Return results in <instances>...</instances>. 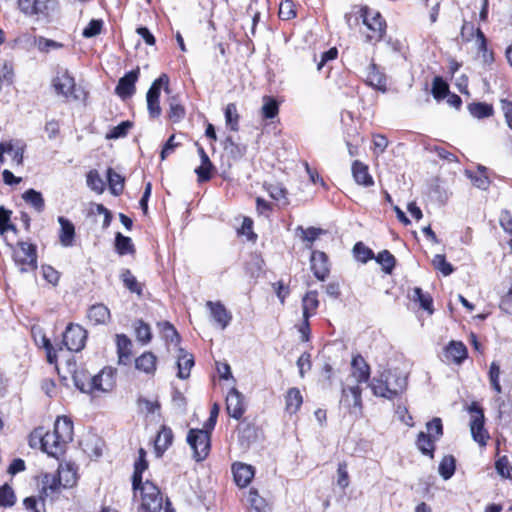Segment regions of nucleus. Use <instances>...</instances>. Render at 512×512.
<instances>
[{
  "instance_id": "f257e3e1",
  "label": "nucleus",
  "mask_w": 512,
  "mask_h": 512,
  "mask_svg": "<svg viewBox=\"0 0 512 512\" xmlns=\"http://www.w3.org/2000/svg\"><path fill=\"white\" fill-rule=\"evenodd\" d=\"M368 386L374 396L393 400L406 390L407 377L398 370H384L373 377Z\"/></svg>"
},
{
  "instance_id": "f03ea898",
  "label": "nucleus",
  "mask_w": 512,
  "mask_h": 512,
  "mask_svg": "<svg viewBox=\"0 0 512 512\" xmlns=\"http://www.w3.org/2000/svg\"><path fill=\"white\" fill-rule=\"evenodd\" d=\"M13 260L20 273L37 269V248L34 244L19 241L13 249Z\"/></svg>"
},
{
  "instance_id": "7ed1b4c3",
  "label": "nucleus",
  "mask_w": 512,
  "mask_h": 512,
  "mask_svg": "<svg viewBox=\"0 0 512 512\" xmlns=\"http://www.w3.org/2000/svg\"><path fill=\"white\" fill-rule=\"evenodd\" d=\"M360 18L367 29L366 40L368 42L380 41L386 30V23L381 14L363 6L360 8Z\"/></svg>"
},
{
  "instance_id": "20e7f679",
  "label": "nucleus",
  "mask_w": 512,
  "mask_h": 512,
  "mask_svg": "<svg viewBox=\"0 0 512 512\" xmlns=\"http://www.w3.org/2000/svg\"><path fill=\"white\" fill-rule=\"evenodd\" d=\"M187 443L193 450V458L197 462L206 459L211 448V439L208 431L190 429L187 435Z\"/></svg>"
},
{
  "instance_id": "39448f33",
  "label": "nucleus",
  "mask_w": 512,
  "mask_h": 512,
  "mask_svg": "<svg viewBox=\"0 0 512 512\" xmlns=\"http://www.w3.org/2000/svg\"><path fill=\"white\" fill-rule=\"evenodd\" d=\"M142 512H160L163 508V498L160 489L152 482L141 483L140 488Z\"/></svg>"
},
{
  "instance_id": "423d86ee",
  "label": "nucleus",
  "mask_w": 512,
  "mask_h": 512,
  "mask_svg": "<svg viewBox=\"0 0 512 512\" xmlns=\"http://www.w3.org/2000/svg\"><path fill=\"white\" fill-rule=\"evenodd\" d=\"M32 440H38L41 449L53 457L63 454L66 448V445L53 431L44 432L43 428H37L32 432Z\"/></svg>"
},
{
  "instance_id": "0eeeda50",
  "label": "nucleus",
  "mask_w": 512,
  "mask_h": 512,
  "mask_svg": "<svg viewBox=\"0 0 512 512\" xmlns=\"http://www.w3.org/2000/svg\"><path fill=\"white\" fill-rule=\"evenodd\" d=\"M87 331L79 324L70 323L63 333V345L72 352H79L85 347Z\"/></svg>"
},
{
  "instance_id": "6e6552de",
  "label": "nucleus",
  "mask_w": 512,
  "mask_h": 512,
  "mask_svg": "<svg viewBox=\"0 0 512 512\" xmlns=\"http://www.w3.org/2000/svg\"><path fill=\"white\" fill-rule=\"evenodd\" d=\"M469 412L473 414L470 422L472 437L479 445L485 446L489 436L484 429L483 409L476 402H473L469 407Z\"/></svg>"
},
{
  "instance_id": "1a4fd4ad",
  "label": "nucleus",
  "mask_w": 512,
  "mask_h": 512,
  "mask_svg": "<svg viewBox=\"0 0 512 512\" xmlns=\"http://www.w3.org/2000/svg\"><path fill=\"white\" fill-rule=\"evenodd\" d=\"M340 405L347 408L351 414H360L362 411V389L359 385L343 386Z\"/></svg>"
},
{
  "instance_id": "9d476101",
  "label": "nucleus",
  "mask_w": 512,
  "mask_h": 512,
  "mask_svg": "<svg viewBox=\"0 0 512 512\" xmlns=\"http://www.w3.org/2000/svg\"><path fill=\"white\" fill-rule=\"evenodd\" d=\"M140 75V68L137 67L129 72H127L123 77H121L118 81L117 86L115 87V93L122 100H126L131 98L135 92L136 87L135 84Z\"/></svg>"
},
{
  "instance_id": "9b49d317",
  "label": "nucleus",
  "mask_w": 512,
  "mask_h": 512,
  "mask_svg": "<svg viewBox=\"0 0 512 512\" xmlns=\"http://www.w3.org/2000/svg\"><path fill=\"white\" fill-rule=\"evenodd\" d=\"M61 480L56 474L42 473L40 475V498H56L62 489Z\"/></svg>"
},
{
  "instance_id": "f8f14e48",
  "label": "nucleus",
  "mask_w": 512,
  "mask_h": 512,
  "mask_svg": "<svg viewBox=\"0 0 512 512\" xmlns=\"http://www.w3.org/2000/svg\"><path fill=\"white\" fill-rule=\"evenodd\" d=\"M310 262L314 276L320 281L325 280L330 272L327 255L322 251L313 250Z\"/></svg>"
},
{
  "instance_id": "ddd939ff",
  "label": "nucleus",
  "mask_w": 512,
  "mask_h": 512,
  "mask_svg": "<svg viewBox=\"0 0 512 512\" xmlns=\"http://www.w3.org/2000/svg\"><path fill=\"white\" fill-rule=\"evenodd\" d=\"M226 410L231 417L237 420L244 414L243 396L236 388H232L227 394Z\"/></svg>"
},
{
  "instance_id": "4468645a",
  "label": "nucleus",
  "mask_w": 512,
  "mask_h": 512,
  "mask_svg": "<svg viewBox=\"0 0 512 512\" xmlns=\"http://www.w3.org/2000/svg\"><path fill=\"white\" fill-rule=\"evenodd\" d=\"M206 307L209 309L213 320L221 329H225L230 324L232 315L220 301H207Z\"/></svg>"
},
{
  "instance_id": "2eb2a0df",
  "label": "nucleus",
  "mask_w": 512,
  "mask_h": 512,
  "mask_svg": "<svg viewBox=\"0 0 512 512\" xmlns=\"http://www.w3.org/2000/svg\"><path fill=\"white\" fill-rule=\"evenodd\" d=\"M365 82L372 88L381 92L387 90V79L385 74L380 71L379 67L375 63H371L365 73Z\"/></svg>"
},
{
  "instance_id": "dca6fc26",
  "label": "nucleus",
  "mask_w": 512,
  "mask_h": 512,
  "mask_svg": "<svg viewBox=\"0 0 512 512\" xmlns=\"http://www.w3.org/2000/svg\"><path fill=\"white\" fill-rule=\"evenodd\" d=\"M232 473L237 486L244 488L247 487L252 481L255 470L254 467L249 464L235 462L232 465Z\"/></svg>"
},
{
  "instance_id": "f3484780",
  "label": "nucleus",
  "mask_w": 512,
  "mask_h": 512,
  "mask_svg": "<svg viewBox=\"0 0 512 512\" xmlns=\"http://www.w3.org/2000/svg\"><path fill=\"white\" fill-rule=\"evenodd\" d=\"M53 432L67 446L73 440V422L67 416L57 417Z\"/></svg>"
},
{
  "instance_id": "a211bd4d",
  "label": "nucleus",
  "mask_w": 512,
  "mask_h": 512,
  "mask_svg": "<svg viewBox=\"0 0 512 512\" xmlns=\"http://www.w3.org/2000/svg\"><path fill=\"white\" fill-rule=\"evenodd\" d=\"M116 346L118 354V363L128 365L131 362L132 342L125 334L116 335Z\"/></svg>"
},
{
  "instance_id": "6ab92c4d",
  "label": "nucleus",
  "mask_w": 512,
  "mask_h": 512,
  "mask_svg": "<svg viewBox=\"0 0 512 512\" xmlns=\"http://www.w3.org/2000/svg\"><path fill=\"white\" fill-rule=\"evenodd\" d=\"M352 377L357 383H366L370 378V367L361 355L353 357L351 362Z\"/></svg>"
},
{
  "instance_id": "aec40b11",
  "label": "nucleus",
  "mask_w": 512,
  "mask_h": 512,
  "mask_svg": "<svg viewBox=\"0 0 512 512\" xmlns=\"http://www.w3.org/2000/svg\"><path fill=\"white\" fill-rule=\"evenodd\" d=\"M53 87L56 90L57 94L62 95L64 97H68L72 95L75 87L74 78L70 76L68 72L58 74L53 79Z\"/></svg>"
},
{
  "instance_id": "412c9836",
  "label": "nucleus",
  "mask_w": 512,
  "mask_h": 512,
  "mask_svg": "<svg viewBox=\"0 0 512 512\" xmlns=\"http://www.w3.org/2000/svg\"><path fill=\"white\" fill-rule=\"evenodd\" d=\"M63 488L73 487L77 482V472L74 464H60L56 473Z\"/></svg>"
},
{
  "instance_id": "4be33fe9",
  "label": "nucleus",
  "mask_w": 512,
  "mask_h": 512,
  "mask_svg": "<svg viewBox=\"0 0 512 512\" xmlns=\"http://www.w3.org/2000/svg\"><path fill=\"white\" fill-rule=\"evenodd\" d=\"M352 175L355 182L359 185L370 187L374 184V180L369 173L368 166L358 160H355L352 163Z\"/></svg>"
},
{
  "instance_id": "5701e85b",
  "label": "nucleus",
  "mask_w": 512,
  "mask_h": 512,
  "mask_svg": "<svg viewBox=\"0 0 512 512\" xmlns=\"http://www.w3.org/2000/svg\"><path fill=\"white\" fill-rule=\"evenodd\" d=\"M110 311L104 304H94L87 311V318L93 325L106 324L110 319Z\"/></svg>"
},
{
  "instance_id": "b1692460",
  "label": "nucleus",
  "mask_w": 512,
  "mask_h": 512,
  "mask_svg": "<svg viewBox=\"0 0 512 512\" xmlns=\"http://www.w3.org/2000/svg\"><path fill=\"white\" fill-rule=\"evenodd\" d=\"M91 390L109 391L114 384L113 373L111 370L103 369L97 375L90 377Z\"/></svg>"
},
{
  "instance_id": "393cba45",
  "label": "nucleus",
  "mask_w": 512,
  "mask_h": 512,
  "mask_svg": "<svg viewBox=\"0 0 512 512\" xmlns=\"http://www.w3.org/2000/svg\"><path fill=\"white\" fill-rule=\"evenodd\" d=\"M173 442L172 429L163 425L155 439V450L158 456H161Z\"/></svg>"
},
{
  "instance_id": "a878e982",
  "label": "nucleus",
  "mask_w": 512,
  "mask_h": 512,
  "mask_svg": "<svg viewBox=\"0 0 512 512\" xmlns=\"http://www.w3.org/2000/svg\"><path fill=\"white\" fill-rule=\"evenodd\" d=\"M445 357L454 363H462L467 357L466 346L462 342L451 341L445 348Z\"/></svg>"
},
{
  "instance_id": "bb28decb",
  "label": "nucleus",
  "mask_w": 512,
  "mask_h": 512,
  "mask_svg": "<svg viewBox=\"0 0 512 512\" xmlns=\"http://www.w3.org/2000/svg\"><path fill=\"white\" fill-rule=\"evenodd\" d=\"M157 357L150 351L144 352L135 359V367L137 370L146 374H154L156 371Z\"/></svg>"
},
{
  "instance_id": "cd10ccee",
  "label": "nucleus",
  "mask_w": 512,
  "mask_h": 512,
  "mask_svg": "<svg viewBox=\"0 0 512 512\" xmlns=\"http://www.w3.org/2000/svg\"><path fill=\"white\" fill-rule=\"evenodd\" d=\"M4 142L6 151L11 155L13 163L17 166L23 165L26 144L22 140H9Z\"/></svg>"
},
{
  "instance_id": "c85d7f7f",
  "label": "nucleus",
  "mask_w": 512,
  "mask_h": 512,
  "mask_svg": "<svg viewBox=\"0 0 512 512\" xmlns=\"http://www.w3.org/2000/svg\"><path fill=\"white\" fill-rule=\"evenodd\" d=\"M436 441L438 440L433 438V436H429L425 432L421 431L417 435L416 447L423 455L433 459Z\"/></svg>"
},
{
  "instance_id": "c756f323",
  "label": "nucleus",
  "mask_w": 512,
  "mask_h": 512,
  "mask_svg": "<svg viewBox=\"0 0 512 512\" xmlns=\"http://www.w3.org/2000/svg\"><path fill=\"white\" fill-rule=\"evenodd\" d=\"M58 222L61 226L60 229V242L64 247H69L73 243V239L75 236V228L74 225L68 219L60 216L58 218Z\"/></svg>"
},
{
  "instance_id": "7c9ffc66",
  "label": "nucleus",
  "mask_w": 512,
  "mask_h": 512,
  "mask_svg": "<svg viewBox=\"0 0 512 512\" xmlns=\"http://www.w3.org/2000/svg\"><path fill=\"white\" fill-rule=\"evenodd\" d=\"M303 403V397L298 388H290L285 396V409L289 414H295Z\"/></svg>"
},
{
  "instance_id": "2f4dec72",
  "label": "nucleus",
  "mask_w": 512,
  "mask_h": 512,
  "mask_svg": "<svg viewBox=\"0 0 512 512\" xmlns=\"http://www.w3.org/2000/svg\"><path fill=\"white\" fill-rule=\"evenodd\" d=\"M319 306L317 291L307 292L302 299V315L303 318H310L316 313Z\"/></svg>"
},
{
  "instance_id": "473e14b6",
  "label": "nucleus",
  "mask_w": 512,
  "mask_h": 512,
  "mask_svg": "<svg viewBox=\"0 0 512 512\" xmlns=\"http://www.w3.org/2000/svg\"><path fill=\"white\" fill-rule=\"evenodd\" d=\"M180 355L178 356L177 367L178 374L177 376L180 379H186L190 375V370L194 365V358L191 354L185 352L183 349H180Z\"/></svg>"
},
{
  "instance_id": "72a5a7b5",
  "label": "nucleus",
  "mask_w": 512,
  "mask_h": 512,
  "mask_svg": "<svg viewBox=\"0 0 512 512\" xmlns=\"http://www.w3.org/2000/svg\"><path fill=\"white\" fill-rule=\"evenodd\" d=\"M164 88L165 92H169V77L167 74H161L155 79L147 91L146 98L157 100L160 97V90Z\"/></svg>"
},
{
  "instance_id": "f704fd0d",
  "label": "nucleus",
  "mask_w": 512,
  "mask_h": 512,
  "mask_svg": "<svg viewBox=\"0 0 512 512\" xmlns=\"http://www.w3.org/2000/svg\"><path fill=\"white\" fill-rule=\"evenodd\" d=\"M120 279L130 292L136 293L139 296L142 295L143 286L137 281L130 269H122Z\"/></svg>"
},
{
  "instance_id": "c9c22d12",
  "label": "nucleus",
  "mask_w": 512,
  "mask_h": 512,
  "mask_svg": "<svg viewBox=\"0 0 512 512\" xmlns=\"http://www.w3.org/2000/svg\"><path fill=\"white\" fill-rule=\"evenodd\" d=\"M296 232L299 234L300 238L306 242V247L308 249H311L313 246L314 241L322 234L325 233V231L321 228L316 227H309V228H303L302 226H298L296 228Z\"/></svg>"
},
{
  "instance_id": "e433bc0d",
  "label": "nucleus",
  "mask_w": 512,
  "mask_h": 512,
  "mask_svg": "<svg viewBox=\"0 0 512 512\" xmlns=\"http://www.w3.org/2000/svg\"><path fill=\"white\" fill-rule=\"evenodd\" d=\"M201 165L195 169L199 183L207 182L212 178L215 166L210 161L209 156L202 157Z\"/></svg>"
},
{
  "instance_id": "4c0bfd02",
  "label": "nucleus",
  "mask_w": 512,
  "mask_h": 512,
  "mask_svg": "<svg viewBox=\"0 0 512 512\" xmlns=\"http://www.w3.org/2000/svg\"><path fill=\"white\" fill-rule=\"evenodd\" d=\"M107 181L111 194L119 196L124 190V177L112 168L107 170Z\"/></svg>"
},
{
  "instance_id": "58836bf2",
  "label": "nucleus",
  "mask_w": 512,
  "mask_h": 512,
  "mask_svg": "<svg viewBox=\"0 0 512 512\" xmlns=\"http://www.w3.org/2000/svg\"><path fill=\"white\" fill-rule=\"evenodd\" d=\"M470 114L478 119H483L492 116L493 106L484 102H474L468 105Z\"/></svg>"
},
{
  "instance_id": "ea45409f",
  "label": "nucleus",
  "mask_w": 512,
  "mask_h": 512,
  "mask_svg": "<svg viewBox=\"0 0 512 512\" xmlns=\"http://www.w3.org/2000/svg\"><path fill=\"white\" fill-rule=\"evenodd\" d=\"M412 298L414 301L419 302L423 310L427 311L429 314H433V300L429 293H425L421 288L415 287L413 289Z\"/></svg>"
},
{
  "instance_id": "a19ab883",
  "label": "nucleus",
  "mask_w": 512,
  "mask_h": 512,
  "mask_svg": "<svg viewBox=\"0 0 512 512\" xmlns=\"http://www.w3.org/2000/svg\"><path fill=\"white\" fill-rule=\"evenodd\" d=\"M279 113V104L278 102L270 97H263V105L261 107V115L264 119H273Z\"/></svg>"
},
{
  "instance_id": "79ce46f5",
  "label": "nucleus",
  "mask_w": 512,
  "mask_h": 512,
  "mask_svg": "<svg viewBox=\"0 0 512 512\" xmlns=\"http://www.w3.org/2000/svg\"><path fill=\"white\" fill-rule=\"evenodd\" d=\"M226 125L233 131L239 130L240 116L235 103H229L224 110Z\"/></svg>"
},
{
  "instance_id": "37998d69",
  "label": "nucleus",
  "mask_w": 512,
  "mask_h": 512,
  "mask_svg": "<svg viewBox=\"0 0 512 512\" xmlns=\"http://www.w3.org/2000/svg\"><path fill=\"white\" fill-rule=\"evenodd\" d=\"M224 150L235 160L242 158L246 153V146L236 143L232 137H227L224 141Z\"/></svg>"
},
{
  "instance_id": "c03bdc74",
  "label": "nucleus",
  "mask_w": 512,
  "mask_h": 512,
  "mask_svg": "<svg viewBox=\"0 0 512 512\" xmlns=\"http://www.w3.org/2000/svg\"><path fill=\"white\" fill-rule=\"evenodd\" d=\"M115 248L120 255L131 254L135 252L131 238L124 236L120 232L116 233L115 236Z\"/></svg>"
},
{
  "instance_id": "a18cd8bd",
  "label": "nucleus",
  "mask_w": 512,
  "mask_h": 512,
  "mask_svg": "<svg viewBox=\"0 0 512 512\" xmlns=\"http://www.w3.org/2000/svg\"><path fill=\"white\" fill-rule=\"evenodd\" d=\"M456 460L452 455H446L443 457L439 464V474L443 479H450L455 473Z\"/></svg>"
},
{
  "instance_id": "49530a36",
  "label": "nucleus",
  "mask_w": 512,
  "mask_h": 512,
  "mask_svg": "<svg viewBox=\"0 0 512 512\" xmlns=\"http://www.w3.org/2000/svg\"><path fill=\"white\" fill-rule=\"evenodd\" d=\"M185 108L176 97H172L169 102L168 118L174 122H180L185 117Z\"/></svg>"
},
{
  "instance_id": "de8ad7c7",
  "label": "nucleus",
  "mask_w": 512,
  "mask_h": 512,
  "mask_svg": "<svg viewBox=\"0 0 512 512\" xmlns=\"http://www.w3.org/2000/svg\"><path fill=\"white\" fill-rule=\"evenodd\" d=\"M23 199L32 205L38 212L44 210L45 203L42 194L34 189H28L23 194Z\"/></svg>"
},
{
  "instance_id": "09e8293b",
  "label": "nucleus",
  "mask_w": 512,
  "mask_h": 512,
  "mask_svg": "<svg viewBox=\"0 0 512 512\" xmlns=\"http://www.w3.org/2000/svg\"><path fill=\"white\" fill-rule=\"evenodd\" d=\"M476 44L478 51L482 53L484 62L487 64L491 63L493 61V54L488 51L487 39L479 28L476 31Z\"/></svg>"
},
{
  "instance_id": "8fccbe9b",
  "label": "nucleus",
  "mask_w": 512,
  "mask_h": 512,
  "mask_svg": "<svg viewBox=\"0 0 512 512\" xmlns=\"http://www.w3.org/2000/svg\"><path fill=\"white\" fill-rule=\"evenodd\" d=\"M148 468V462L146 459H138L134 464V472L132 476V487L133 490H138L142 483V474Z\"/></svg>"
},
{
  "instance_id": "3c124183",
  "label": "nucleus",
  "mask_w": 512,
  "mask_h": 512,
  "mask_svg": "<svg viewBox=\"0 0 512 512\" xmlns=\"http://www.w3.org/2000/svg\"><path fill=\"white\" fill-rule=\"evenodd\" d=\"M432 95L437 100H442L449 94L448 84L439 76L435 77L432 82Z\"/></svg>"
},
{
  "instance_id": "603ef678",
  "label": "nucleus",
  "mask_w": 512,
  "mask_h": 512,
  "mask_svg": "<svg viewBox=\"0 0 512 512\" xmlns=\"http://www.w3.org/2000/svg\"><path fill=\"white\" fill-rule=\"evenodd\" d=\"M376 261L382 266L385 273L390 274L395 267V257L388 251H381L376 257Z\"/></svg>"
},
{
  "instance_id": "864d4df0",
  "label": "nucleus",
  "mask_w": 512,
  "mask_h": 512,
  "mask_svg": "<svg viewBox=\"0 0 512 512\" xmlns=\"http://www.w3.org/2000/svg\"><path fill=\"white\" fill-rule=\"evenodd\" d=\"M500 374H501V371H500L499 364L497 362H492L490 364V368H489V372H488V377H489V382H490V385H491L492 389L497 394H501L502 393V387H501L500 381H499Z\"/></svg>"
},
{
  "instance_id": "5fc2aeb1",
  "label": "nucleus",
  "mask_w": 512,
  "mask_h": 512,
  "mask_svg": "<svg viewBox=\"0 0 512 512\" xmlns=\"http://www.w3.org/2000/svg\"><path fill=\"white\" fill-rule=\"evenodd\" d=\"M87 185L91 190L98 194H101L105 189L104 181L97 170H91L88 172Z\"/></svg>"
},
{
  "instance_id": "6e6d98bb",
  "label": "nucleus",
  "mask_w": 512,
  "mask_h": 512,
  "mask_svg": "<svg viewBox=\"0 0 512 512\" xmlns=\"http://www.w3.org/2000/svg\"><path fill=\"white\" fill-rule=\"evenodd\" d=\"M135 332L136 337L139 342L142 344H147L151 341L152 333L148 324L143 322L142 320H138L135 323Z\"/></svg>"
},
{
  "instance_id": "4d7b16f0",
  "label": "nucleus",
  "mask_w": 512,
  "mask_h": 512,
  "mask_svg": "<svg viewBox=\"0 0 512 512\" xmlns=\"http://www.w3.org/2000/svg\"><path fill=\"white\" fill-rule=\"evenodd\" d=\"M466 176L472 181L473 185L481 190H487L490 186V179L487 174L474 173L470 170H466Z\"/></svg>"
},
{
  "instance_id": "13d9d810",
  "label": "nucleus",
  "mask_w": 512,
  "mask_h": 512,
  "mask_svg": "<svg viewBox=\"0 0 512 512\" xmlns=\"http://www.w3.org/2000/svg\"><path fill=\"white\" fill-rule=\"evenodd\" d=\"M16 502V496L13 489L8 485L4 484L0 487V506L11 507Z\"/></svg>"
},
{
  "instance_id": "bf43d9fd",
  "label": "nucleus",
  "mask_w": 512,
  "mask_h": 512,
  "mask_svg": "<svg viewBox=\"0 0 512 512\" xmlns=\"http://www.w3.org/2000/svg\"><path fill=\"white\" fill-rule=\"evenodd\" d=\"M432 264L436 270H439L444 276H449L453 273V266L446 261L442 254H436L432 260Z\"/></svg>"
},
{
  "instance_id": "052dcab7",
  "label": "nucleus",
  "mask_w": 512,
  "mask_h": 512,
  "mask_svg": "<svg viewBox=\"0 0 512 512\" xmlns=\"http://www.w3.org/2000/svg\"><path fill=\"white\" fill-rule=\"evenodd\" d=\"M426 430V434L439 440L443 435L442 420L438 417L433 418L431 421L426 423Z\"/></svg>"
},
{
  "instance_id": "680f3d73",
  "label": "nucleus",
  "mask_w": 512,
  "mask_h": 512,
  "mask_svg": "<svg viewBox=\"0 0 512 512\" xmlns=\"http://www.w3.org/2000/svg\"><path fill=\"white\" fill-rule=\"evenodd\" d=\"M295 4L292 0H284L279 6V17L282 20H290L296 16Z\"/></svg>"
},
{
  "instance_id": "e2e57ef3",
  "label": "nucleus",
  "mask_w": 512,
  "mask_h": 512,
  "mask_svg": "<svg viewBox=\"0 0 512 512\" xmlns=\"http://www.w3.org/2000/svg\"><path fill=\"white\" fill-rule=\"evenodd\" d=\"M23 505L27 512H46L44 498L37 499L34 496H30L24 499Z\"/></svg>"
},
{
  "instance_id": "0e129e2a",
  "label": "nucleus",
  "mask_w": 512,
  "mask_h": 512,
  "mask_svg": "<svg viewBox=\"0 0 512 512\" xmlns=\"http://www.w3.org/2000/svg\"><path fill=\"white\" fill-rule=\"evenodd\" d=\"M103 28V21L101 19H92L88 25L83 29L82 36L84 38H92L99 35Z\"/></svg>"
},
{
  "instance_id": "69168bd1",
  "label": "nucleus",
  "mask_w": 512,
  "mask_h": 512,
  "mask_svg": "<svg viewBox=\"0 0 512 512\" xmlns=\"http://www.w3.org/2000/svg\"><path fill=\"white\" fill-rule=\"evenodd\" d=\"M354 255L357 260L365 263L373 258V252L366 247L362 242H357L353 248Z\"/></svg>"
},
{
  "instance_id": "338daca9",
  "label": "nucleus",
  "mask_w": 512,
  "mask_h": 512,
  "mask_svg": "<svg viewBox=\"0 0 512 512\" xmlns=\"http://www.w3.org/2000/svg\"><path fill=\"white\" fill-rule=\"evenodd\" d=\"M495 469L502 478H511L512 466L506 456L500 457L495 462Z\"/></svg>"
},
{
  "instance_id": "774afa93",
  "label": "nucleus",
  "mask_w": 512,
  "mask_h": 512,
  "mask_svg": "<svg viewBox=\"0 0 512 512\" xmlns=\"http://www.w3.org/2000/svg\"><path fill=\"white\" fill-rule=\"evenodd\" d=\"M132 123L130 121H123L117 126L113 127L111 131L107 134L108 139H118L127 135L128 131L131 129Z\"/></svg>"
}]
</instances>
